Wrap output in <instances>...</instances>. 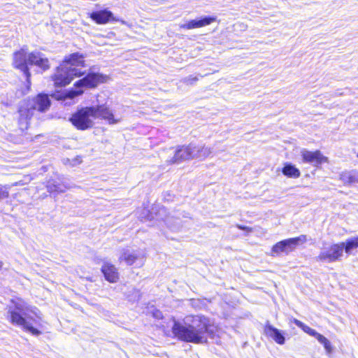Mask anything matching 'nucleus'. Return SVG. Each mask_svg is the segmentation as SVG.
<instances>
[{"instance_id":"f257e3e1","label":"nucleus","mask_w":358,"mask_h":358,"mask_svg":"<svg viewBox=\"0 0 358 358\" xmlns=\"http://www.w3.org/2000/svg\"><path fill=\"white\" fill-rule=\"evenodd\" d=\"M213 329L210 320L201 315H187L182 322L174 321L172 326L173 334L178 339L196 344L206 343V335L212 336Z\"/></svg>"},{"instance_id":"f03ea898","label":"nucleus","mask_w":358,"mask_h":358,"mask_svg":"<svg viewBox=\"0 0 358 358\" xmlns=\"http://www.w3.org/2000/svg\"><path fill=\"white\" fill-rule=\"evenodd\" d=\"M11 303L8 311L9 321L34 336L40 335L41 332L33 327V324L40 326L42 322L38 309L22 299L13 300Z\"/></svg>"},{"instance_id":"7ed1b4c3","label":"nucleus","mask_w":358,"mask_h":358,"mask_svg":"<svg viewBox=\"0 0 358 358\" xmlns=\"http://www.w3.org/2000/svg\"><path fill=\"white\" fill-rule=\"evenodd\" d=\"M96 119L106 121L109 124H117L120 118L115 117L113 110L106 104L83 107L70 118L72 124L79 130L92 128Z\"/></svg>"},{"instance_id":"20e7f679","label":"nucleus","mask_w":358,"mask_h":358,"mask_svg":"<svg viewBox=\"0 0 358 358\" xmlns=\"http://www.w3.org/2000/svg\"><path fill=\"white\" fill-rule=\"evenodd\" d=\"M108 79V77L106 75L99 73H89L85 77L76 82L75 89L62 92L57 99H73L83 93V88H94L98 85L107 82Z\"/></svg>"},{"instance_id":"39448f33","label":"nucleus","mask_w":358,"mask_h":358,"mask_svg":"<svg viewBox=\"0 0 358 358\" xmlns=\"http://www.w3.org/2000/svg\"><path fill=\"white\" fill-rule=\"evenodd\" d=\"M50 104V100L47 95L39 94L36 98L34 106L31 105L30 108H24V106H21L19 109V124L21 129H24L28 127V120L33 115L34 111L36 109L41 112L45 111L49 108Z\"/></svg>"},{"instance_id":"423d86ee","label":"nucleus","mask_w":358,"mask_h":358,"mask_svg":"<svg viewBox=\"0 0 358 358\" xmlns=\"http://www.w3.org/2000/svg\"><path fill=\"white\" fill-rule=\"evenodd\" d=\"M169 152L172 156L166 159V163L169 165H178L184 162L189 161L195 158V145H178L176 148L170 149Z\"/></svg>"},{"instance_id":"0eeeda50","label":"nucleus","mask_w":358,"mask_h":358,"mask_svg":"<svg viewBox=\"0 0 358 358\" xmlns=\"http://www.w3.org/2000/svg\"><path fill=\"white\" fill-rule=\"evenodd\" d=\"M84 75V72L79 69L67 66L66 64H61L57 68L56 72L52 78L56 86H66L69 84L76 77H80Z\"/></svg>"},{"instance_id":"6e6552de","label":"nucleus","mask_w":358,"mask_h":358,"mask_svg":"<svg viewBox=\"0 0 358 358\" xmlns=\"http://www.w3.org/2000/svg\"><path fill=\"white\" fill-rule=\"evenodd\" d=\"M307 236L301 235L298 237L287 238L275 243L271 248V255L275 256L281 253L289 254L294 251L297 246L306 243Z\"/></svg>"},{"instance_id":"1a4fd4ad","label":"nucleus","mask_w":358,"mask_h":358,"mask_svg":"<svg viewBox=\"0 0 358 358\" xmlns=\"http://www.w3.org/2000/svg\"><path fill=\"white\" fill-rule=\"evenodd\" d=\"M343 256V247L340 243L324 244L316 257L322 262L332 263L341 259Z\"/></svg>"},{"instance_id":"9d476101","label":"nucleus","mask_w":358,"mask_h":358,"mask_svg":"<svg viewBox=\"0 0 358 358\" xmlns=\"http://www.w3.org/2000/svg\"><path fill=\"white\" fill-rule=\"evenodd\" d=\"M118 260L120 263L124 262L129 266L136 264L141 266L143 264L144 255L139 250L127 248L120 251Z\"/></svg>"},{"instance_id":"9b49d317","label":"nucleus","mask_w":358,"mask_h":358,"mask_svg":"<svg viewBox=\"0 0 358 358\" xmlns=\"http://www.w3.org/2000/svg\"><path fill=\"white\" fill-rule=\"evenodd\" d=\"M300 153L303 162L310 164L315 166L329 162L328 157L324 156L320 150L310 151L302 149Z\"/></svg>"},{"instance_id":"f8f14e48","label":"nucleus","mask_w":358,"mask_h":358,"mask_svg":"<svg viewBox=\"0 0 358 358\" xmlns=\"http://www.w3.org/2000/svg\"><path fill=\"white\" fill-rule=\"evenodd\" d=\"M27 63L28 55L27 54V49L22 48L19 51H17L13 54L14 66L24 72L27 77L28 84H30V73L27 67Z\"/></svg>"},{"instance_id":"ddd939ff","label":"nucleus","mask_w":358,"mask_h":358,"mask_svg":"<svg viewBox=\"0 0 358 358\" xmlns=\"http://www.w3.org/2000/svg\"><path fill=\"white\" fill-rule=\"evenodd\" d=\"M217 20V17L214 16L211 17H203L201 19H194L187 21L185 23L180 24L179 25L180 29H194L201 28L206 26L210 24L213 22H215Z\"/></svg>"},{"instance_id":"4468645a","label":"nucleus","mask_w":358,"mask_h":358,"mask_svg":"<svg viewBox=\"0 0 358 358\" xmlns=\"http://www.w3.org/2000/svg\"><path fill=\"white\" fill-rule=\"evenodd\" d=\"M28 63L35 65L43 71L49 69L50 64L48 59L40 52H32L28 55Z\"/></svg>"},{"instance_id":"2eb2a0df","label":"nucleus","mask_w":358,"mask_h":358,"mask_svg":"<svg viewBox=\"0 0 358 358\" xmlns=\"http://www.w3.org/2000/svg\"><path fill=\"white\" fill-rule=\"evenodd\" d=\"M90 17L92 20L99 24H104L110 21H119L118 19L113 16V14L111 11L106 9L92 12L90 14Z\"/></svg>"},{"instance_id":"dca6fc26","label":"nucleus","mask_w":358,"mask_h":358,"mask_svg":"<svg viewBox=\"0 0 358 358\" xmlns=\"http://www.w3.org/2000/svg\"><path fill=\"white\" fill-rule=\"evenodd\" d=\"M101 271L106 280L110 282H116L119 279V273L116 267L110 263H104Z\"/></svg>"},{"instance_id":"f3484780","label":"nucleus","mask_w":358,"mask_h":358,"mask_svg":"<svg viewBox=\"0 0 358 358\" xmlns=\"http://www.w3.org/2000/svg\"><path fill=\"white\" fill-rule=\"evenodd\" d=\"M302 330L310 336H314L316 339L324 345L325 350L327 352H330L331 351V346L329 341L325 338L322 334L317 333L315 329L309 327L308 326L304 324Z\"/></svg>"},{"instance_id":"a211bd4d","label":"nucleus","mask_w":358,"mask_h":358,"mask_svg":"<svg viewBox=\"0 0 358 358\" xmlns=\"http://www.w3.org/2000/svg\"><path fill=\"white\" fill-rule=\"evenodd\" d=\"M264 334L280 345H283L285 343V339L281 331L271 324H266L265 326Z\"/></svg>"},{"instance_id":"6ab92c4d","label":"nucleus","mask_w":358,"mask_h":358,"mask_svg":"<svg viewBox=\"0 0 358 358\" xmlns=\"http://www.w3.org/2000/svg\"><path fill=\"white\" fill-rule=\"evenodd\" d=\"M62 64H66L67 66L78 69L79 66H84L83 57L78 53H73L66 57Z\"/></svg>"},{"instance_id":"aec40b11","label":"nucleus","mask_w":358,"mask_h":358,"mask_svg":"<svg viewBox=\"0 0 358 358\" xmlns=\"http://www.w3.org/2000/svg\"><path fill=\"white\" fill-rule=\"evenodd\" d=\"M213 152V148L206 145H195V158L201 160H204L206 158L210 157Z\"/></svg>"},{"instance_id":"412c9836","label":"nucleus","mask_w":358,"mask_h":358,"mask_svg":"<svg viewBox=\"0 0 358 358\" xmlns=\"http://www.w3.org/2000/svg\"><path fill=\"white\" fill-rule=\"evenodd\" d=\"M340 179L346 184L358 182V171L355 170L345 171L340 175Z\"/></svg>"},{"instance_id":"4be33fe9","label":"nucleus","mask_w":358,"mask_h":358,"mask_svg":"<svg viewBox=\"0 0 358 358\" xmlns=\"http://www.w3.org/2000/svg\"><path fill=\"white\" fill-rule=\"evenodd\" d=\"M343 247V251L350 255L353 250L358 248V236L347 239L345 242L339 243Z\"/></svg>"},{"instance_id":"5701e85b","label":"nucleus","mask_w":358,"mask_h":358,"mask_svg":"<svg viewBox=\"0 0 358 358\" xmlns=\"http://www.w3.org/2000/svg\"><path fill=\"white\" fill-rule=\"evenodd\" d=\"M282 172L285 176L293 178H297L301 175L300 171L295 166L290 164H286Z\"/></svg>"},{"instance_id":"b1692460","label":"nucleus","mask_w":358,"mask_h":358,"mask_svg":"<svg viewBox=\"0 0 358 358\" xmlns=\"http://www.w3.org/2000/svg\"><path fill=\"white\" fill-rule=\"evenodd\" d=\"M46 187L50 193L63 192L64 191L60 185L56 184L54 181H48Z\"/></svg>"},{"instance_id":"393cba45","label":"nucleus","mask_w":358,"mask_h":358,"mask_svg":"<svg viewBox=\"0 0 358 358\" xmlns=\"http://www.w3.org/2000/svg\"><path fill=\"white\" fill-rule=\"evenodd\" d=\"M8 187L0 185V200L6 199L8 196Z\"/></svg>"},{"instance_id":"a878e982","label":"nucleus","mask_w":358,"mask_h":358,"mask_svg":"<svg viewBox=\"0 0 358 358\" xmlns=\"http://www.w3.org/2000/svg\"><path fill=\"white\" fill-rule=\"evenodd\" d=\"M198 80L197 77L190 76L189 77L185 78L183 79V82L187 85H193Z\"/></svg>"},{"instance_id":"bb28decb","label":"nucleus","mask_w":358,"mask_h":358,"mask_svg":"<svg viewBox=\"0 0 358 358\" xmlns=\"http://www.w3.org/2000/svg\"><path fill=\"white\" fill-rule=\"evenodd\" d=\"M293 322H294L296 326H298L299 327H300L301 329H302V328H303V326H304V324H303L302 322H301V321H299V320H297V319H293Z\"/></svg>"},{"instance_id":"cd10ccee","label":"nucleus","mask_w":358,"mask_h":358,"mask_svg":"<svg viewBox=\"0 0 358 358\" xmlns=\"http://www.w3.org/2000/svg\"><path fill=\"white\" fill-rule=\"evenodd\" d=\"M238 229H242V230H245L248 232H252V228L248 227H243V226L238 225Z\"/></svg>"},{"instance_id":"c85d7f7f","label":"nucleus","mask_w":358,"mask_h":358,"mask_svg":"<svg viewBox=\"0 0 358 358\" xmlns=\"http://www.w3.org/2000/svg\"><path fill=\"white\" fill-rule=\"evenodd\" d=\"M81 162H82V161H81V159H80L79 157H76V158H75V159H73V163H72V165H73V166H75V165H76V164H80V163H81Z\"/></svg>"},{"instance_id":"c756f323","label":"nucleus","mask_w":358,"mask_h":358,"mask_svg":"<svg viewBox=\"0 0 358 358\" xmlns=\"http://www.w3.org/2000/svg\"><path fill=\"white\" fill-rule=\"evenodd\" d=\"M180 228H181L180 227H174V226L172 227V229L176 230V231H180Z\"/></svg>"},{"instance_id":"7c9ffc66","label":"nucleus","mask_w":358,"mask_h":358,"mask_svg":"<svg viewBox=\"0 0 358 358\" xmlns=\"http://www.w3.org/2000/svg\"><path fill=\"white\" fill-rule=\"evenodd\" d=\"M22 185V183L21 182H17L14 183L13 185Z\"/></svg>"},{"instance_id":"2f4dec72","label":"nucleus","mask_w":358,"mask_h":358,"mask_svg":"<svg viewBox=\"0 0 358 358\" xmlns=\"http://www.w3.org/2000/svg\"><path fill=\"white\" fill-rule=\"evenodd\" d=\"M2 266H3V263L0 261V269H1Z\"/></svg>"},{"instance_id":"473e14b6","label":"nucleus","mask_w":358,"mask_h":358,"mask_svg":"<svg viewBox=\"0 0 358 358\" xmlns=\"http://www.w3.org/2000/svg\"><path fill=\"white\" fill-rule=\"evenodd\" d=\"M357 157H358V153H357Z\"/></svg>"}]
</instances>
